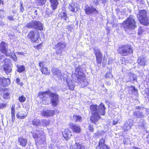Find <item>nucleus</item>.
<instances>
[{"mask_svg": "<svg viewBox=\"0 0 149 149\" xmlns=\"http://www.w3.org/2000/svg\"><path fill=\"white\" fill-rule=\"evenodd\" d=\"M90 108L92 115L90 120L93 123H95L100 118V115H104L105 114V108L102 103L98 107L96 105H91Z\"/></svg>", "mask_w": 149, "mask_h": 149, "instance_id": "1", "label": "nucleus"}, {"mask_svg": "<svg viewBox=\"0 0 149 149\" xmlns=\"http://www.w3.org/2000/svg\"><path fill=\"white\" fill-rule=\"evenodd\" d=\"M135 17L130 15L124 21L123 25L125 31L127 33L130 31L135 29L137 27L136 21Z\"/></svg>", "mask_w": 149, "mask_h": 149, "instance_id": "2", "label": "nucleus"}, {"mask_svg": "<svg viewBox=\"0 0 149 149\" xmlns=\"http://www.w3.org/2000/svg\"><path fill=\"white\" fill-rule=\"evenodd\" d=\"M83 68L80 66L75 69V74L77 78V82L81 84H82L84 86H86L88 84V83L86 81H85V78L84 74L82 72Z\"/></svg>", "mask_w": 149, "mask_h": 149, "instance_id": "3", "label": "nucleus"}, {"mask_svg": "<svg viewBox=\"0 0 149 149\" xmlns=\"http://www.w3.org/2000/svg\"><path fill=\"white\" fill-rule=\"evenodd\" d=\"M137 17L140 22L142 24L148 26L149 24V18L147 16V12L145 10L139 11Z\"/></svg>", "mask_w": 149, "mask_h": 149, "instance_id": "4", "label": "nucleus"}, {"mask_svg": "<svg viewBox=\"0 0 149 149\" xmlns=\"http://www.w3.org/2000/svg\"><path fill=\"white\" fill-rule=\"evenodd\" d=\"M133 50L130 45H126L120 46L118 50V53L122 56H125L133 53Z\"/></svg>", "mask_w": 149, "mask_h": 149, "instance_id": "5", "label": "nucleus"}, {"mask_svg": "<svg viewBox=\"0 0 149 149\" xmlns=\"http://www.w3.org/2000/svg\"><path fill=\"white\" fill-rule=\"evenodd\" d=\"M25 26L28 28L34 29L40 31L43 30V25L40 22L33 20L27 23Z\"/></svg>", "mask_w": 149, "mask_h": 149, "instance_id": "6", "label": "nucleus"}, {"mask_svg": "<svg viewBox=\"0 0 149 149\" xmlns=\"http://www.w3.org/2000/svg\"><path fill=\"white\" fill-rule=\"evenodd\" d=\"M49 97L50 98L51 102L53 106H57L59 101V97L58 94L56 93L51 92Z\"/></svg>", "mask_w": 149, "mask_h": 149, "instance_id": "7", "label": "nucleus"}, {"mask_svg": "<svg viewBox=\"0 0 149 149\" xmlns=\"http://www.w3.org/2000/svg\"><path fill=\"white\" fill-rule=\"evenodd\" d=\"M57 50L56 54L58 55L62 56L65 53L63 49L66 47V45L64 42H59L56 45Z\"/></svg>", "mask_w": 149, "mask_h": 149, "instance_id": "8", "label": "nucleus"}, {"mask_svg": "<svg viewBox=\"0 0 149 149\" xmlns=\"http://www.w3.org/2000/svg\"><path fill=\"white\" fill-rule=\"evenodd\" d=\"M85 11L86 14L88 15L96 14L98 13L95 7L92 6H86L85 7Z\"/></svg>", "mask_w": 149, "mask_h": 149, "instance_id": "9", "label": "nucleus"}, {"mask_svg": "<svg viewBox=\"0 0 149 149\" xmlns=\"http://www.w3.org/2000/svg\"><path fill=\"white\" fill-rule=\"evenodd\" d=\"M42 131H38L36 133H32V136L35 140H38V141H39V140L41 141L42 140V141L40 142L43 144L45 140V138L42 135Z\"/></svg>", "mask_w": 149, "mask_h": 149, "instance_id": "10", "label": "nucleus"}, {"mask_svg": "<svg viewBox=\"0 0 149 149\" xmlns=\"http://www.w3.org/2000/svg\"><path fill=\"white\" fill-rule=\"evenodd\" d=\"M94 53L95 54L97 62L99 65H101L102 58V55L98 48L94 49Z\"/></svg>", "mask_w": 149, "mask_h": 149, "instance_id": "11", "label": "nucleus"}, {"mask_svg": "<svg viewBox=\"0 0 149 149\" xmlns=\"http://www.w3.org/2000/svg\"><path fill=\"white\" fill-rule=\"evenodd\" d=\"M134 121L132 119H130L126 122L123 127V130L124 132H127L130 130L133 125Z\"/></svg>", "mask_w": 149, "mask_h": 149, "instance_id": "12", "label": "nucleus"}, {"mask_svg": "<svg viewBox=\"0 0 149 149\" xmlns=\"http://www.w3.org/2000/svg\"><path fill=\"white\" fill-rule=\"evenodd\" d=\"M39 34L34 31H31L28 35V37L32 41L36 42L39 37Z\"/></svg>", "mask_w": 149, "mask_h": 149, "instance_id": "13", "label": "nucleus"}, {"mask_svg": "<svg viewBox=\"0 0 149 149\" xmlns=\"http://www.w3.org/2000/svg\"><path fill=\"white\" fill-rule=\"evenodd\" d=\"M8 45L3 41L0 44V51L6 55H9L8 53L10 51V49H8Z\"/></svg>", "mask_w": 149, "mask_h": 149, "instance_id": "14", "label": "nucleus"}, {"mask_svg": "<svg viewBox=\"0 0 149 149\" xmlns=\"http://www.w3.org/2000/svg\"><path fill=\"white\" fill-rule=\"evenodd\" d=\"M69 126L71 130L74 132L79 133L81 132V129L78 125L70 122L69 123Z\"/></svg>", "mask_w": 149, "mask_h": 149, "instance_id": "15", "label": "nucleus"}, {"mask_svg": "<svg viewBox=\"0 0 149 149\" xmlns=\"http://www.w3.org/2000/svg\"><path fill=\"white\" fill-rule=\"evenodd\" d=\"M41 114L45 117H49L54 115L55 111L53 110L44 109L40 111Z\"/></svg>", "mask_w": 149, "mask_h": 149, "instance_id": "16", "label": "nucleus"}, {"mask_svg": "<svg viewBox=\"0 0 149 149\" xmlns=\"http://www.w3.org/2000/svg\"><path fill=\"white\" fill-rule=\"evenodd\" d=\"M10 79L4 77H0V85L3 87L8 86L10 84Z\"/></svg>", "mask_w": 149, "mask_h": 149, "instance_id": "17", "label": "nucleus"}, {"mask_svg": "<svg viewBox=\"0 0 149 149\" xmlns=\"http://www.w3.org/2000/svg\"><path fill=\"white\" fill-rule=\"evenodd\" d=\"M43 63L41 62L39 63V66L40 67V69L43 74L48 75L50 74V72L47 68L44 66Z\"/></svg>", "mask_w": 149, "mask_h": 149, "instance_id": "18", "label": "nucleus"}, {"mask_svg": "<svg viewBox=\"0 0 149 149\" xmlns=\"http://www.w3.org/2000/svg\"><path fill=\"white\" fill-rule=\"evenodd\" d=\"M52 71L54 75L57 76L59 79H61V72L58 69L53 68H52Z\"/></svg>", "mask_w": 149, "mask_h": 149, "instance_id": "19", "label": "nucleus"}, {"mask_svg": "<svg viewBox=\"0 0 149 149\" xmlns=\"http://www.w3.org/2000/svg\"><path fill=\"white\" fill-rule=\"evenodd\" d=\"M133 115L135 118H142L144 117V115L141 111L136 110L134 112Z\"/></svg>", "mask_w": 149, "mask_h": 149, "instance_id": "20", "label": "nucleus"}, {"mask_svg": "<svg viewBox=\"0 0 149 149\" xmlns=\"http://www.w3.org/2000/svg\"><path fill=\"white\" fill-rule=\"evenodd\" d=\"M27 114L28 113H26L24 111H20L18 112L16 116L18 118L23 119Z\"/></svg>", "mask_w": 149, "mask_h": 149, "instance_id": "21", "label": "nucleus"}, {"mask_svg": "<svg viewBox=\"0 0 149 149\" xmlns=\"http://www.w3.org/2000/svg\"><path fill=\"white\" fill-rule=\"evenodd\" d=\"M3 69L7 74H8L12 72V68L10 65L6 64L3 65Z\"/></svg>", "mask_w": 149, "mask_h": 149, "instance_id": "22", "label": "nucleus"}, {"mask_svg": "<svg viewBox=\"0 0 149 149\" xmlns=\"http://www.w3.org/2000/svg\"><path fill=\"white\" fill-rule=\"evenodd\" d=\"M49 1L51 3L52 8L53 10H55L58 4V0H49Z\"/></svg>", "mask_w": 149, "mask_h": 149, "instance_id": "23", "label": "nucleus"}, {"mask_svg": "<svg viewBox=\"0 0 149 149\" xmlns=\"http://www.w3.org/2000/svg\"><path fill=\"white\" fill-rule=\"evenodd\" d=\"M51 92L50 91H47L43 92H40L38 93V96L41 98L46 97L47 95L49 96Z\"/></svg>", "mask_w": 149, "mask_h": 149, "instance_id": "24", "label": "nucleus"}, {"mask_svg": "<svg viewBox=\"0 0 149 149\" xmlns=\"http://www.w3.org/2000/svg\"><path fill=\"white\" fill-rule=\"evenodd\" d=\"M60 15L62 19H63L66 22L69 21L68 17L65 11H61L60 13Z\"/></svg>", "mask_w": 149, "mask_h": 149, "instance_id": "25", "label": "nucleus"}, {"mask_svg": "<svg viewBox=\"0 0 149 149\" xmlns=\"http://www.w3.org/2000/svg\"><path fill=\"white\" fill-rule=\"evenodd\" d=\"M18 142L19 143L20 145L22 146H25L27 143V139L23 138H19Z\"/></svg>", "mask_w": 149, "mask_h": 149, "instance_id": "26", "label": "nucleus"}, {"mask_svg": "<svg viewBox=\"0 0 149 149\" xmlns=\"http://www.w3.org/2000/svg\"><path fill=\"white\" fill-rule=\"evenodd\" d=\"M128 93L129 94H132L133 92L135 95H136L137 93V89H136L134 87L131 86L128 87Z\"/></svg>", "mask_w": 149, "mask_h": 149, "instance_id": "27", "label": "nucleus"}, {"mask_svg": "<svg viewBox=\"0 0 149 149\" xmlns=\"http://www.w3.org/2000/svg\"><path fill=\"white\" fill-rule=\"evenodd\" d=\"M138 64L140 66H144L145 65L146 61L143 57H139L137 60Z\"/></svg>", "mask_w": 149, "mask_h": 149, "instance_id": "28", "label": "nucleus"}, {"mask_svg": "<svg viewBox=\"0 0 149 149\" xmlns=\"http://www.w3.org/2000/svg\"><path fill=\"white\" fill-rule=\"evenodd\" d=\"M8 53L9 54V55H6V56H10L14 61H17V57L13 52L10 51Z\"/></svg>", "mask_w": 149, "mask_h": 149, "instance_id": "29", "label": "nucleus"}, {"mask_svg": "<svg viewBox=\"0 0 149 149\" xmlns=\"http://www.w3.org/2000/svg\"><path fill=\"white\" fill-rule=\"evenodd\" d=\"M74 149H86L85 147L82 144L76 143L74 145Z\"/></svg>", "mask_w": 149, "mask_h": 149, "instance_id": "30", "label": "nucleus"}, {"mask_svg": "<svg viewBox=\"0 0 149 149\" xmlns=\"http://www.w3.org/2000/svg\"><path fill=\"white\" fill-rule=\"evenodd\" d=\"M106 0H93V3L95 6H97L101 4H105Z\"/></svg>", "mask_w": 149, "mask_h": 149, "instance_id": "31", "label": "nucleus"}, {"mask_svg": "<svg viewBox=\"0 0 149 149\" xmlns=\"http://www.w3.org/2000/svg\"><path fill=\"white\" fill-rule=\"evenodd\" d=\"M3 56H0V66H2L5 65L6 61L7 60Z\"/></svg>", "mask_w": 149, "mask_h": 149, "instance_id": "32", "label": "nucleus"}, {"mask_svg": "<svg viewBox=\"0 0 149 149\" xmlns=\"http://www.w3.org/2000/svg\"><path fill=\"white\" fill-rule=\"evenodd\" d=\"M17 71L19 73L24 72L25 70V67L23 65H17Z\"/></svg>", "mask_w": 149, "mask_h": 149, "instance_id": "33", "label": "nucleus"}, {"mask_svg": "<svg viewBox=\"0 0 149 149\" xmlns=\"http://www.w3.org/2000/svg\"><path fill=\"white\" fill-rule=\"evenodd\" d=\"M68 8L70 11L72 12H75L77 10V8L73 3H72L69 4Z\"/></svg>", "mask_w": 149, "mask_h": 149, "instance_id": "34", "label": "nucleus"}, {"mask_svg": "<svg viewBox=\"0 0 149 149\" xmlns=\"http://www.w3.org/2000/svg\"><path fill=\"white\" fill-rule=\"evenodd\" d=\"M129 81L132 82L136 80V76L135 74L131 73L129 74Z\"/></svg>", "mask_w": 149, "mask_h": 149, "instance_id": "35", "label": "nucleus"}, {"mask_svg": "<svg viewBox=\"0 0 149 149\" xmlns=\"http://www.w3.org/2000/svg\"><path fill=\"white\" fill-rule=\"evenodd\" d=\"M40 121L39 120L35 119L32 121L31 124L35 126H37L40 125Z\"/></svg>", "mask_w": 149, "mask_h": 149, "instance_id": "36", "label": "nucleus"}, {"mask_svg": "<svg viewBox=\"0 0 149 149\" xmlns=\"http://www.w3.org/2000/svg\"><path fill=\"white\" fill-rule=\"evenodd\" d=\"M15 13V12L14 11H12V15H10L8 16L7 18L10 21H15L16 19L15 18H14V14Z\"/></svg>", "mask_w": 149, "mask_h": 149, "instance_id": "37", "label": "nucleus"}, {"mask_svg": "<svg viewBox=\"0 0 149 149\" xmlns=\"http://www.w3.org/2000/svg\"><path fill=\"white\" fill-rule=\"evenodd\" d=\"M73 118L75 120L76 122H81L82 120V117L79 115H74L73 116Z\"/></svg>", "mask_w": 149, "mask_h": 149, "instance_id": "38", "label": "nucleus"}, {"mask_svg": "<svg viewBox=\"0 0 149 149\" xmlns=\"http://www.w3.org/2000/svg\"><path fill=\"white\" fill-rule=\"evenodd\" d=\"M66 27L68 31L70 32H72L74 28V25L72 24L67 26Z\"/></svg>", "mask_w": 149, "mask_h": 149, "instance_id": "39", "label": "nucleus"}, {"mask_svg": "<svg viewBox=\"0 0 149 149\" xmlns=\"http://www.w3.org/2000/svg\"><path fill=\"white\" fill-rule=\"evenodd\" d=\"M10 97L9 93L8 92H6L5 90L4 91L3 98L6 99H9Z\"/></svg>", "mask_w": 149, "mask_h": 149, "instance_id": "40", "label": "nucleus"}, {"mask_svg": "<svg viewBox=\"0 0 149 149\" xmlns=\"http://www.w3.org/2000/svg\"><path fill=\"white\" fill-rule=\"evenodd\" d=\"M146 124V122L143 120L141 119V121L138 124V125L140 127H143Z\"/></svg>", "mask_w": 149, "mask_h": 149, "instance_id": "41", "label": "nucleus"}, {"mask_svg": "<svg viewBox=\"0 0 149 149\" xmlns=\"http://www.w3.org/2000/svg\"><path fill=\"white\" fill-rule=\"evenodd\" d=\"M70 133V131L69 129H66L63 133V135L64 137L68 136L69 133Z\"/></svg>", "mask_w": 149, "mask_h": 149, "instance_id": "42", "label": "nucleus"}, {"mask_svg": "<svg viewBox=\"0 0 149 149\" xmlns=\"http://www.w3.org/2000/svg\"><path fill=\"white\" fill-rule=\"evenodd\" d=\"M105 76L106 78L111 79L113 77L111 73L110 72H107L105 75Z\"/></svg>", "mask_w": 149, "mask_h": 149, "instance_id": "43", "label": "nucleus"}, {"mask_svg": "<svg viewBox=\"0 0 149 149\" xmlns=\"http://www.w3.org/2000/svg\"><path fill=\"white\" fill-rule=\"evenodd\" d=\"M42 122L43 125L46 126H48L49 124V121L46 119L42 120Z\"/></svg>", "mask_w": 149, "mask_h": 149, "instance_id": "44", "label": "nucleus"}, {"mask_svg": "<svg viewBox=\"0 0 149 149\" xmlns=\"http://www.w3.org/2000/svg\"><path fill=\"white\" fill-rule=\"evenodd\" d=\"M26 98L23 95H22L19 97V100L21 102H23L26 100Z\"/></svg>", "mask_w": 149, "mask_h": 149, "instance_id": "45", "label": "nucleus"}, {"mask_svg": "<svg viewBox=\"0 0 149 149\" xmlns=\"http://www.w3.org/2000/svg\"><path fill=\"white\" fill-rule=\"evenodd\" d=\"M15 105L14 104H13L12 105V107H11V115L12 116L15 117Z\"/></svg>", "mask_w": 149, "mask_h": 149, "instance_id": "46", "label": "nucleus"}, {"mask_svg": "<svg viewBox=\"0 0 149 149\" xmlns=\"http://www.w3.org/2000/svg\"><path fill=\"white\" fill-rule=\"evenodd\" d=\"M104 142L105 140L103 138L102 139L100 140L99 144L102 146H103L104 145H105L104 144Z\"/></svg>", "mask_w": 149, "mask_h": 149, "instance_id": "47", "label": "nucleus"}, {"mask_svg": "<svg viewBox=\"0 0 149 149\" xmlns=\"http://www.w3.org/2000/svg\"><path fill=\"white\" fill-rule=\"evenodd\" d=\"M143 32V30L142 28L140 26L138 29V34L139 35H141Z\"/></svg>", "mask_w": 149, "mask_h": 149, "instance_id": "48", "label": "nucleus"}, {"mask_svg": "<svg viewBox=\"0 0 149 149\" xmlns=\"http://www.w3.org/2000/svg\"><path fill=\"white\" fill-rule=\"evenodd\" d=\"M16 81L18 84L20 85L21 86H22L23 85L22 82L21 81L20 79L19 78L16 79Z\"/></svg>", "mask_w": 149, "mask_h": 149, "instance_id": "49", "label": "nucleus"}, {"mask_svg": "<svg viewBox=\"0 0 149 149\" xmlns=\"http://www.w3.org/2000/svg\"><path fill=\"white\" fill-rule=\"evenodd\" d=\"M69 88L71 91H73L74 89V86L73 84H71L70 85L68 84Z\"/></svg>", "mask_w": 149, "mask_h": 149, "instance_id": "50", "label": "nucleus"}, {"mask_svg": "<svg viewBox=\"0 0 149 149\" xmlns=\"http://www.w3.org/2000/svg\"><path fill=\"white\" fill-rule=\"evenodd\" d=\"M145 92L146 94V95L145 96V97H146L148 98L149 97V88L146 89Z\"/></svg>", "mask_w": 149, "mask_h": 149, "instance_id": "51", "label": "nucleus"}, {"mask_svg": "<svg viewBox=\"0 0 149 149\" xmlns=\"http://www.w3.org/2000/svg\"><path fill=\"white\" fill-rule=\"evenodd\" d=\"M136 1L139 4H143V0H137Z\"/></svg>", "mask_w": 149, "mask_h": 149, "instance_id": "52", "label": "nucleus"}, {"mask_svg": "<svg viewBox=\"0 0 149 149\" xmlns=\"http://www.w3.org/2000/svg\"><path fill=\"white\" fill-rule=\"evenodd\" d=\"M88 129L90 132H92L93 131V126L90 125L88 127Z\"/></svg>", "mask_w": 149, "mask_h": 149, "instance_id": "53", "label": "nucleus"}, {"mask_svg": "<svg viewBox=\"0 0 149 149\" xmlns=\"http://www.w3.org/2000/svg\"><path fill=\"white\" fill-rule=\"evenodd\" d=\"M20 12H23L24 11V9L23 7L22 6V4H21L20 6Z\"/></svg>", "mask_w": 149, "mask_h": 149, "instance_id": "54", "label": "nucleus"}, {"mask_svg": "<svg viewBox=\"0 0 149 149\" xmlns=\"http://www.w3.org/2000/svg\"><path fill=\"white\" fill-rule=\"evenodd\" d=\"M102 149H109L107 146L104 145L102 147Z\"/></svg>", "mask_w": 149, "mask_h": 149, "instance_id": "55", "label": "nucleus"}, {"mask_svg": "<svg viewBox=\"0 0 149 149\" xmlns=\"http://www.w3.org/2000/svg\"><path fill=\"white\" fill-rule=\"evenodd\" d=\"M146 139L147 142L149 143V134L146 136Z\"/></svg>", "mask_w": 149, "mask_h": 149, "instance_id": "56", "label": "nucleus"}, {"mask_svg": "<svg viewBox=\"0 0 149 149\" xmlns=\"http://www.w3.org/2000/svg\"><path fill=\"white\" fill-rule=\"evenodd\" d=\"M102 147V146L99 144L98 146L96 147V149H101Z\"/></svg>", "mask_w": 149, "mask_h": 149, "instance_id": "57", "label": "nucleus"}, {"mask_svg": "<svg viewBox=\"0 0 149 149\" xmlns=\"http://www.w3.org/2000/svg\"><path fill=\"white\" fill-rule=\"evenodd\" d=\"M136 108L137 109L140 110H139L141 111L143 109V107H141L139 106H138L136 107Z\"/></svg>", "mask_w": 149, "mask_h": 149, "instance_id": "58", "label": "nucleus"}, {"mask_svg": "<svg viewBox=\"0 0 149 149\" xmlns=\"http://www.w3.org/2000/svg\"><path fill=\"white\" fill-rule=\"evenodd\" d=\"M138 147H132L130 149H139Z\"/></svg>", "mask_w": 149, "mask_h": 149, "instance_id": "59", "label": "nucleus"}, {"mask_svg": "<svg viewBox=\"0 0 149 149\" xmlns=\"http://www.w3.org/2000/svg\"><path fill=\"white\" fill-rule=\"evenodd\" d=\"M37 10H36L34 13V14L35 15H37Z\"/></svg>", "mask_w": 149, "mask_h": 149, "instance_id": "60", "label": "nucleus"}, {"mask_svg": "<svg viewBox=\"0 0 149 149\" xmlns=\"http://www.w3.org/2000/svg\"><path fill=\"white\" fill-rule=\"evenodd\" d=\"M0 25L3 26L4 25V24L3 23V22H0Z\"/></svg>", "mask_w": 149, "mask_h": 149, "instance_id": "61", "label": "nucleus"}, {"mask_svg": "<svg viewBox=\"0 0 149 149\" xmlns=\"http://www.w3.org/2000/svg\"><path fill=\"white\" fill-rule=\"evenodd\" d=\"M117 123V121H116L115 120H113V125H115Z\"/></svg>", "mask_w": 149, "mask_h": 149, "instance_id": "62", "label": "nucleus"}, {"mask_svg": "<svg viewBox=\"0 0 149 149\" xmlns=\"http://www.w3.org/2000/svg\"><path fill=\"white\" fill-rule=\"evenodd\" d=\"M12 121H13V120H14V118H15V116L14 117V116H12Z\"/></svg>", "mask_w": 149, "mask_h": 149, "instance_id": "63", "label": "nucleus"}, {"mask_svg": "<svg viewBox=\"0 0 149 149\" xmlns=\"http://www.w3.org/2000/svg\"><path fill=\"white\" fill-rule=\"evenodd\" d=\"M147 112L149 114V109L147 110Z\"/></svg>", "mask_w": 149, "mask_h": 149, "instance_id": "64", "label": "nucleus"}]
</instances>
